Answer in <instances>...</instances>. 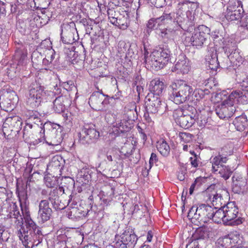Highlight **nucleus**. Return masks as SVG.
Wrapping results in <instances>:
<instances>
[{
    "label": "nucleus",
    "instance_id": "obj_1",
    "mask_svg": "<svg viewBox=\"0 0 248 248\" xmlns=\"http://www.w3.org/2000/svg\"><path fill=\"white\" fill-rule=\"evenodd\" d=\"M172 92L170 99L176 104H181L187 101H200L208 95L210 92L197 88L193 89L192 86L184 80H177L171 85Z\"/></svg>",
    "mask_w": 248,
    "mask_h": 248
},
{
    "label": "nucleus",
    "instance_id": "obj_9",
    "mask_svg": "<svg viewBox=\"0 0 248 248\" xmlns=\"http://www.w3.org/2000/svg\"><path fill=\"white\" fill-rule=\"evenodd\" d=\"M236 110L235 106L230 96L224 99L216 108L215 111L218 117L221 119H228L231 117Z\"/></svg>",
    "mask_w": 248,
    "mask_h": 248
},
{
    "label": "nucleus",
    "instance_id": "obj_43",
    "mask_svg": "<svg viewBox=\"0 0 248 248\" xmlns=\"http://www.w3.org/2000/svg\"><path fill=\"white\" fill-rule=\"evenodd\" d=\"M9 237V233L0 224V242L7 241Z\"/></svg>",
    "mask_w": 248,
    "mask_h": 248
},
{
    "label": "nucleus",
    "instance_id": "obj_23",
    "mask_svg": "<svg viewBox=\"0 0 248 248\" xmlns=\"http://www.w3.org/2000/svg\"><path fill=\"white\" fill-rule=\"evenodd\" d=\"M116 238L125 243L128 248H134L138 239L134 233L126 231H124L120 235H116Z\"/></svg>",
    "mask_w": 248,
    "mask_h": 248
},
{
    "label": "nucleus",
    "instance_id": "obj_31",
    "mask_svg": "<svg viewBox=\"0 0 248 248\" xmlns=\"http://www.w3.org/2000/svg\"><path fill=\"white\" fill-rule=\"evenodd\" d=\"M156 146L157 150L163 156H166L169 154L170 147L164 139L159 140Z\"/></svg>",
    "mask_w": 248,
    "mask_h": 248
},
{
    "label": "nucleus",
    "instance_id": "obj_12",
    "mask_svg": "<svg viewBox=\"0 0 248 248\" xmlns=\"http://www.w3.org/2000/svg\"><path fill=\"white\" fill-rule=\"evenodd\" d=\"M56 124H55L52 126V129L47 134L46 139L45 138V130H43L42 133L41 132L40 133V138L39 139V141L44 142L45 141L49 145L56 146L59 145L62 142V139L61 133L56 129Z\"/></svg>",
    "mask_w": 248,
    "mask_h": 248
},
{
    "label": "nucleus",
    "instance_id": "obj_53",
    "mask_svg": "<svg viewBox=\"0 0 248 248\" xmlns=\"http://www.w3.org/2000/svg\"><path fill=\"white\" fill-rule=\"evenodd\" d=\"M241 19V26L246 29L248 30V14L244 17H242Z\"/></svg>",
    "mask_w": 248,
    "mask_h": 248
},
{
    "label": "nucleus",
    "instance_id": "obj_14",
    "mask_svg": "<svg viewBox=\"0 0 248 248\" xmlns=\"http://www.w3.org/2000/svg\"><path fill=\"white\" fill-rule=\"evenodd\" d=\"M112 12H113L112 10L108 12V16L110 22L111 24L118 26L122 30L126 29L128 27L130 22L128 13L126 12H123V14H120L119 16H115V14L114 16H113L112 13L111 14V13ZM114 13H115V12Z\"/></svg>",
    "mask_w": 248,
    "mask_h": 248
},
{
    "label": "nucleus",
    "instance_id": "obj_3",
    "mask_svg": "<svg viewBox=\"0 0 248 248\" xmlns=\"http://www.w3.org/2000/svg\"><path fill=\"white\" fill-rule=\"evenodd\" d=\"M170 51L168 46L165 45L159 46L155 49L149 56L148 52L144 48V62L155 70H158L164 67L170 60Z\"/></svg>",
    "mask_w": 248,
    "mask_h": 248
},
{
    "label": "nucleus",
    "instance_id": "obj_55",
    "mask_svg": "<svg viewBox=\"0 0 248 248\" xmlns=\"http://www.w3.org/2000/svg\"><path fill=\"white\" fill-rule=\"evenodd\" d=\"M152 3H154L157 8L162 7L165 4V0H153Z\"/></svg>",
    "mask_w": 248,
    "mask_h": 248
},
{
    "label": "nucleus",
    "instance_id": "obj_51",
    "mask_svg": "<svg viewBox=\"0 0 248 248\" xmlns=\"http://www.w3.org/2000/svg\"><path fill=\"white\" fill-rule=\"evenodd\" d=\"M114 248H128L125 243L123 241L118 240V238L115 237V242L114 244Z\"/></svg>",
    "mask_w": 248,
    "mask_h": 248
},
{
    "label": "nucleus",
    "instance_id": "obj_44",
    "mask_svg": "<svg viewBox=\"0 0 248 248\" xmlns=\"http://www.w3.org/2000/svg\"><path fill=\"white\" fill-rule=\"evenodd\" d=\"M179 137L181 141L185 143H189L192 140L193 136L190 133L181 132L179 134Z\"/></svg>",
    "mask_w": 248,
    "mask_h": 248
},
{
    "label": "nucleus",
    "instance_id": "obj_49",
    "mask_svg": "<svg viewBox=\"0 0 248 248\" xmlns=\"http://www.w3.org/2000/svg\"><path fill=\"white\" fill-rule=\"evenodd\" d=\"M189 152L193 155L190 157V163L193 167L196 168L198 166L199 164L198 156L193 151H190Z\"/></svg>",
    "mask_w": 248,
    "mask_h": 248
},
{
    "label": "nucleus",
    "instance_id": "obj_22",
    "mask_svg": "<svg viewBox=\"0 0 248 248\" xmlns=\"http://www.w3.org/2000/svg\"><path fill=\"white\" fill-rule=\"evenodd\" d=\"M74 29L69 25L63 24L61 26V39L64 44H72L74 41Z\"/></svg>",
    "mask_w": 248,
    "mask_h": 248
},
{
    "label": "nucleus",
    "instance_id": "obj_25",
    "mask_svg": "<svg viewBox=\"0 0 248 248\" xmlns=\"http://www.w3.org/2000/svg\"><path fill=\"white\" fill-rule=\"evenodd\" d=\"M228 160V158L225 156H221L219 153L218 155L213 156L210 158V162L212 164L213 171L217 173L219 167L222 166V164L226 163Z\"/></svg>",
    "mask_w": 248,
    "mask_h": 248
},
{
    "label": "nucleus",
    "instance_id": "obj_33",
    "mask_svg": "<svg viewBox=\"0 0 248 248\" xmlns=\"http://www.w3.org/2000/svg\"><path fill=\"white\" fill-rule=\"evenodd\" d=\"M49 200L53 204L54 207L57 209L62 210L64 206L60 204L59 197L58 195V190L54 189L50 191L49 195Z\"/></svg>",
    "mask_w": 248,
    "mask_h": 248
},
{
    "label": "nucleus",
    "instance_id": "obj_39",
    "mask_svg": "<svg viewBox=\"0 0 248 248\" xmlns=\"http://www.w3.org/2000/svg\"><path fill=\"white\" fill-rule=\"evenodd\" d=\"M217 244L218 245V247L220 246L223 248H227L231 245L232 243L229 239V235H228L222 238H219L217 240Z\"/></svg>",
    "mask_w": 248,
    "mask_h": 248
},
{
    "label": "nucleus",
    "instance_id": "obj_59",
    "mask_svg": "<svg viewBox=\"0 0 248 248\" xmlns=\"http://www.w3.org/2000/svg\"><path fill=\"white\" fill-rule=\"evenodd\" d=\"M153 237V233L152 232L150 231L148 232L147 235V241L148 242H151L152 241V239Z\"/></svg>",
    "mask_w": 248,
    "mask_h": 248
},
{
    "label": "nucleus",
    "instance_id": "obj_41",
    "mask_svg": "<svg viewBox=\"0 0 248 248\" xmlns=\"http://www.w3.org/2000/svg\"><path fill=\"white\" fill-rule=\"evenodd\" d=\"M9 216L11 218H16L18 221H19L20 220H21V222L23 221L22 216L20 215V212L17 209V207L16 206H14L13 210L10 212ZM22 224H23V223H22Z\"/></svg>",
    "mask_w": 248,
    "mask_h": 248
},
{
    "label": "nucleus",
    "instance_id": "obj_46",
    "mask_svg": "<svg viewBox=\"0 0 248 248\" xmlns=\"http://www.w3.org/2000/svg\"><path fill=\"white\" fill-rule=\"evenodd\" d=\"M201 178H197L195 179L194 182L191 185L189 188V194L192 195L193 193V191L195 189H197L199 187H200L202 184L201 183Z\"/></svg>",
    "mask_w": 248,
    "mask_h": 248
},
{
    "label": "nucleus",
    "instance_id": "obj_29",
    "mask_svg": "<svg viewBox=\"0 0 248 248\" xmlns=\"http://www.w3.org/2000/svg\"><path fill=\"white\" fill-rule=\"evenodd\" d=\"M211 202L214 207L222 208L227 204V198L224 197L222 193H217L213 195Z\"/></svg>",
    "mask_w": 248,
    "mask_h": 248
},
{
    "label": "nucleus",
    "instance_id": "obj_36",
    "mask_svg": "<svg viewBox=\"0 0 248 248\" xmlns=\"http://www.w3.org/2000/svg\"><path fill=\"white\" fill-rule=\"evenodd\" d=\"M233 152V145L232 144H229L222 148L220 152L218 153L221 156H225L227 158L232 155Z\"/></svg>",
    "mask_w": 248,
    "mask_h": 248
},
{
    "label": "nucleus",
    "instance_id": "obj_63",
    "mask_svg": "<svg viewBox=\"0 0 248 248\" xmlns=\"http://www.w3.org/2000/svg\"><path fill=\"white\" fill-rule=\"evenodd\" d=\"M108 188L110 190V192H109V196L111 197L113 196L114 194V189L113 187H111L110 186H108Z\"/></svg>",
    "mask_w": 248,
    "mask_h": 248
},
{
    "label": "nucleus",
    "instance_id": "obj_34",
    "mask_svg": "<svg viewBox=\"0 0 248 248\" xmlns=\"http://www.w3.org/2000/svg\"><path fill=\"white\" fill-rule=\"evenodd\" d=\"M175 31L173 29H163L160 31V36L164 40V41L169 39H174Z\"/></svg>",
    "mask_w": 248,
    "mask_h": 248
},
{
    "label": "nucleus",
    "instance_id": "obj_64",
    "mask_svg": "<svg viewBox=\"0 0 248 248\" xmlns=\"http://www.w3.org/2000/svg\"><path fill=\"white\" fill-rule=\"evenodd\" d=\"M196 242H193V246H191V245H192V244H190L189 245H186V248H198L197 247V245L195 244Z\"/></svg>",
    "mask_w": 248,
    "mask_h": 248
},
{
    "label": "nucleus",
    "instance_id": "obj_30",
    "mask_svg": "<svg viewBox=\"0 0 248 248\" xmlns=\"http://www.w3.org/2000/svg\"><path fill=\"white\" fill-rule=\"evenodd\" d=\"M233 124L238 131H243L248 126V121L246 115L237 116L233 121Z\"/></svg>",
    "mask_w": 248,
    "mask_h": 248
},
{
    "label": "nucleus",
    "instance_id": "obj_20",
    "mask_svg": "<svg viewBox=\"0 0 248 248\" xmlns=\"http://www.w3.org/2000/svg\"><path fill=\"white\" fill-rule=\"evenodd\" d=\"M229 95L230 99L232 100L234 104L236 103L242 104L248 103V91L240 89L235 90L232 91Z\"/></svg>",
    "mask_w": 248,
    "mask_h": 248
},
{
    "label": "nucleus",
    "instance_id": "obj_52",
    "mask_svg": "<svg viewBox=\"0 0 248 248\" xmlns=\"http://www.w3.org/2000/svg\"><path fill=\"white\" fill-rule=\"evenodd\" d=\"M45 184L48 187H53L55 185V181L50 177L45 178Z\"/></svg>",
    "mask_w": 248,
    "mask_h": 248
},
{
    "label": "nucleus",
    "instance_id": "obj_57",
    "mask_svg": "<svg viewBox=\"0 0 248 248\" xmlns=\"http://www.w3.org/2000/svg\"><path fill=\"white\" fill-rule=\"evenodd\" d=\"M241 86L244 88V90L248 91V78L243 81Z\"/></svg>",
    "mask_w": 248,
    "mask_h": 248
},
{
    "label": "nucleus",
    "instance_id": "obj_24",
    "mask_svg": "<svg viewBox=\"0 0 248 248\" xmlns=\"http://www.w3.org/2000/svg\"><path fill=\"white\" fill-rule=\"evenodd\" d=\"M165 88L164 82L158 78L153 79L150 83L149 90L152 93L150 95H155L158 97L162 94Z\"/></svg>",
    "mask_w": 248,
    "mask_h": 248
},
{
    "label": "nucleus",
    "instance_id": "obj_27",
    "mask_svg": "<svg viewBox=\"0 0 248 248\" xmlns=\"http://www.w3.org/2000/svg\"><path fill=\"white\" fill-rule=\"evenodd\" d=\"M125 121L118 120L113 124L112 132L115 135H118L128 130L129 127L126 124Z\"/></svg>",
    "mask_w": 248,
    "mask_h": 248
},
{
    "label": "nucleus",
    "instance_id": "obj_32",
    "mask_svg": "<svg viewBox=\"0 0 248 248\" xmlns=\"http://www.w3.org/2000/svg\"><path fill=\"white\" fill-rule=\"evenodd\" d=\"M211 220L217 223H220L221 221L225 222L224 213L222 207H214V213L211 216Z\"/></svg>",
    "mask_w": 248,
    "mask_h": 248
},
{
    "label": "nucleus",
    "instance_id": "obj_38",
    "mask_svg": "<svg viewBox=\"0 0 248 248\" xmlns=\"http://www.w3.org/2000/svg\"><path fill=\"white\" fill-rule=\"evenodd\" d=\"M55 58V51L50 49L46 50V57L43 60V63L44 65H48L52 62Z\"/></svg>",
    "mask_w": 248,
    "mask_h": 248
},
{
    "label": "nucleus",
    "instance_id": "obj_16",
    "mask_svg": "<svg viewBox=\"0 0 248 248\" xmlns=\"http://www.w3.org/2000/svg\"><path fill=\"white\" fill-rule=\"evenodd\" d=\"M148 98L146 101V108L147 112L150 114H155L163 109L165 104L162 103L160 98L155 95H148Z\"/></svg>",
    "mask_w": 248,
    "mask_h": 248
},
{
    "label": "nucleus",
    "instance_id": "obj_4",
    "mask_svg": "<svg viewBox=\"0 0 248 248\" xmlns=\"http://www.w3.org/2000/svg\"><path fill=\"white\" fill-rule=\"evenodd\" d=\"M53 93L51 91L45 90L44 87L39 83L33 82L30 87L27 103L33 108L37 107Z\"/></svg>",
    "mask_w": 248,
    "mask_h": 248
},
{
    "label": "nucleus",
    "instance_id": "obj_19",
    "mask_svg": "<svg viewBox=\"0 0 248 248\" xmlns=\"http://www.w3.org/2000/svg\"><path fill=\"white\" fill-rule=\"evenodd\" d=\"M222 208L224 213L225 223H228L237 217L238 209L234 202H228Z\"/></svg>",
    "mask_w": 248,
    "mask_h": 248
},
{
    "label": "nucleus",
    "instance_id": "obj_62",
    "mask_svg": "<svg viewBox=\"0 0 248 248\" xmlns=\"http://www.w3.org/2000/svg\"><path fill=\"white\" fill-rule=\"evenodd\" d=\"M150 113H148L147 114H144V117L145 118L146 120L147 121L148 123H151L152 122V119L151 117L149 116Z\"/></svg>",
    "mask_w": 248,
    "mask_h": 248
},
{
    "label": "nucleus",
    "instance_id": "obj_13",
    "mask_svg": "<svg viewBox=\"0 0 248 248\" xmlns=\"http://www.w3.org/2000/svg\"><path fill=\"white\" fill-rule=\"evenodd\" d=\"M232 190L235 193L243 194L248 190L247 179L241 174L235 172L232 177Z\"/></svg>",
    "mask_w": 248,
    "mask_h": 248
},
{
    "label": "nucleus",
    "instance_id": "obj_2",
    "mask_svg": "<svg viewBox=\"0 0 248 248\" xmlns=\"http://www.w3.org/2000/svg\"><path fill=\"white\" fill-rule=\"evenodd\" d=\"M198 3L187 0H181L176 8L174 21L179 27L187 30L194 25V11L198 8Z\"/></svg>",
    "mask_w": 248,
    "mask_h": 248
},
{
    "label": "nucleus",
    "instance_id": "obj_18",
    "mask_svg": "<svg viewBox=\"0 0 248 248\" xmlns=\"http://www.w3.org/2000/svg\"><path fill=\"white\" fill-rule=\"evenodd\" d=\"M191 68L190 62L184 55L179 56L178 61L174 67L172 68L173 72L182 74H187Z\"/></svg>",
    "mask_w": 248,
    "mask_h": 248
},
{
    "label": "nucleus",
    "instance_id": "obj_5",
    "mask_svg": "<svg viewBox=\"0 0 248 248\" xmlns=\"http://www.w3.org/2000/svg\"><path fill=\"white\" fill-rule=\"evenodd\" d=\"M173 117L178 124L185 129L190 127L196 120H199L196 110L191 106H188L187 109L177 108L174 110Z\"/></svg>",
    "mask_w": 248,
    "mask_h": 248
},
{
    "label": "nucleus",
    "instance_id": "obj_60",
    "mask_svg": "<svg viewBox=\"0 0 248 248\" xmlns=\"http://www.w3.org/2000/svg\"><path fill=\"white\" fill-rule=\"evenodd\" d=\"M58 156H55L52 159V163H54L56 166H60V162L58 160Z\"/></svg>",
    "mask_w": 248,
    "mask_h": 248
},
{
    "label": "nucleus",
    "instance_id": "obj_48",
    "mask_svg": "<svg viewBox=\"0 0 248 248\" xmlns=\"http://www.w3.org/2000/svg\"><path fill=\"white\" fill-rule=\"evenodd\" d=\"M228 235L232 243L231 245H235L238 243L239 241V235L237 232H235L230 233Z\"/></svg>",
    "mask_w": 248,
    "mask_h": 248
},
{
    "label": "nucleus",
    "instance_id": "obj_54",
    "mask_svg": "<svg viewBox=\"0 0 248 248\" xmlns=\"http://www.w3.org/2000/svg\"><path fill=\"white\" fill-rule=\"evenodd\" d=\"M140 77L139 76H137L135 78V81H134L133 83V84L136 86V90L139 94L140 93L141 91L142 90V88H141V87L139 85L140 84V83H138V80L140 79Z\"/></svg>",
    "mask_w": 248,
    "mask_h": 248
},
{
    "label": "nucleus",
    "instance_id": "obj_45",
    "mask_svg": "<svg viewBox=\"0 0 248 248\" xmlns=\"http://www.w3.org/2000/svg\"><path fill=\"white\" fill-rule=\"evenodd\" d=\"M160 23L157 18L155 19L152 18L150 19L147 24V27L149 29H156Z\"/></svg>",
    "mask_w": 248,
    "mask_h": 248
},
{
    "label": "nucleus",
    "instance_id": "obj_47",
    "mask_svg": "<svg viewBox=\"0 0 248 248\" xmlns=\"http://www.w3.org/2000/svg\"><path fill=\"white\" fill-rule=\"evenodd\" d=\"M172 17L170 14L164 13L160 17L157 18V20H159L160 23L165 24L171 21Z\"/></svg>",
    "mask_w": 248,
    "mask_h": 248
},
{
    "label": "nucleus",
    "instance_id": "obj_15",
    "mask_svg": "<svg viewBox=\"0 0 248 248\" xmlns=\"http://www.w3.org/2000/svg\"><path fill=\"white\" fill-rule=\"evenodd\" d=\"M99 137V132L93 128L84 127L78 133L79 140L84 144L95 141Z\"/></svg>",
    "mask_w": 248,
    "mask_h": 248
},
{
    "label": "nucleus",
    "instance_id": "obj_10",
    "mask_svg": "<svg viewBox=\"0 0 248 248\" xmlns=\"http://www.w3.org/2000/svg\"><path fill=\"white\" fill-rule=\"evenodd\" d=\"M223 48L232 66H239L243 63V59L238 51L236 50L234 43L226 44Z\"/></svg>",
    "mask_w": 248,
    "mask_h": 248
},
{
    "label": "nucleus",
    "instance_id": "obj_50",
    "mask_svg": "<svg viewBox=\"0 0 248 248\" xmlns=\"http://www.w3.org/2000/svg\"><path fill=\"white\" fill-rule=\"evenodd\" d=\"M196 235H197V239H204L208 237V232L202 229H199L196 231Z\"/></svg>",
    "mask_w": 248,
    "mask_h": 248
},
{
    "label": "nucleus",
    "instance_id": "obj_37",
    "mask_svg": "<svg viewBox=\"0 0 248 248\" xmlns=\"http://www.w3.org/2000/svg\"><path fill=\"white\" fill-rule=\"evenodd\" d=\"M211 36L215 42V43H218L222 47L227 44H224V39L219 34V31H216L212 32Z\"/></svg>",
    "mask_w": 248,
    "mask_h": 248
},
{
    "label": "nucleus",
    "instance_id": "obj_6",
    "mask_svg": "<svg viewBox=\"0 0 248 248\" xmlns=\"http://www.w3.org/2000/svg\"><path fill=\"white\" fill-rule=\"evenodd\" d=\"M210 33V29L202 25L195 28L191 33H187L185 41L197 48H201L206 42Z\"/></svg>",
    "mask_w": 248,
    "mask_h": 248
},
{
    "label": "nucleus",
    "instance_id": "obj_8",
    "mask_svg": "<svg viewBox=\"0 0 248 248\" xmlns=\"http://www.w3.org/2000/svg\"><path fill=\"white\" fill-rule=\"evenodd\" d=\"M31 230L27 231L25 227H21L17 232L20 240L26 248H32L34 246H37L42 240L41 230H37V232Z\"/></svg>",
    "mask_w": 248,
    "mask_h": 248
},
{
    "label": "nucleus",
    "instance_id": "obj_61",
    "mask_svg": "<svg viewBox=\"0 0 248 248\" xmlns=\"http://www.w3.org/2000/svg\"><path fill=\"white\" fill-rule=\"evenodd\" d=\"M26 56L24 55H22L21 57V58L19 60V61L18 62V65H19L20 64H23L24 63V61H25V59L26 58Z\"/></svg>",
    "mask_w": 248,
    "mask_h": 248
},
{
    "label": "nucleus",
    "instance_id": "obj_56",
    "mask_svg": "<svg viewBox=\"0 0 248 248\" xmlns=\"http://www.w3.org/2000/svg\"><path fill=\"white\" fill-rule=\"evenodd\" d=\"M157 161V157L155 154L152 153L149 160L150 169L151 168L153 165Z\"/></svg>",
    "mask_w": 248,
    "mask_h": 248
},
{
    "label": "nucleus",
    "instance_id": "obj_11",
    "mask_svg": "<svg viewBox=\"0 0 248 248\" xmlns=\"http://www.w3.org/2000/svg\"><path fill=\"white\" fill-rule=\"evenodd\" d=\"M108 101L104 99V95L98 92L93 93L90 96L89 100V104L90 107L96 110L105 111L106 115L110 114L111 111L107 110L105 107H103L105 104H107ZM107 119V116H106Z\"/></svg>",
    "mask_w": 248,
    "mask_h": 248
},
{
    "label": "nucleus",
    "instance_id": "obj_58",
    "mask_svg": "<svg viewBox=\"0 0 248 248\" xmlns=\"http://www.w3.org/2000/svg\"><path fill=\"white\" fill-rule=\"evenodd\" d=\"M122 96L121 92L118 91L115 95H113L111 98L114 100H119L121 98Z\"/></svg>",
    "mask_w": 248,
    "mask_h": 248
},
{
    "label": "nucleus",
    "instance_id": "obj_42",
    "mask_svg": "<svg viewBox=\"0 0 248 248\" xmlns=\"http://www.w3.org/2000/svg\"><path fill=\"white\" fill-rule=\"evenodd\" d=\"M71 199L69 200L68 206L71 208V210L69 211H68L67 213V215L68 218H72L73 217H75L76 216L75 215V213L77 211V207L75 206V205H77V203H74L73 202H71Z\"/></svg>",
    "mask_w": 248,
    "mask_h": 248
},
{
    "label": "nucleus",
    "instance_id": "obj_17",
    "mask_svg": "<svg viewBox=\"0 0 248 248\" xmlns=\"http://www.w3.org/2000/svg\"><path fill=\"white\" fill-rule=\"evenodd\" d=\"M52 212L48 201L46 200H42L39 204L38 212V218L39 221L44 223L49 220Z\"/></svg>",
    "mask_w": 248,
    "mask_h": 248
},
{
    "label": "nucleus",
    "instance_id": "obj_26",
    "mask_svg": "<svg viewBox=\"0 0 248 248\" xmlns=\"http://www.w3.org/2000/svg\"><path fill=\"white\" fill-rule=\"evenodd\" d=\"M207 67L210 69L216 71L219 67L217 53L212 52H209L206 58Z\"/></svg>",
    "mask_w": 248,
    "mask_h": 248
},
{
    "label": "nucleus",
    "instance_id": "obj_7",
    "mask_svg": "<svg viewBox=\"0 0 248 248\" xmlns=\"http://www.w3.org/2000/svg\"><path fill=\"white\" fill-rule=\"evenodd\" d=\"M213 213L214 207L208 204H201L197 206H192L188 213L187 217L189 219L197 220L200 223H206L211 220Z\"/></svg>",
    "mask_w": 248,
    "mask_h": 248
},
{
    "label": "nucleus",
    "instance_id": "obj_40",
    "mask_svg": "<svg viewBox=\"0 0 248 248\" xmlns=\"http://www.w3.org/2000/svg\"><path fill=\"white\" fill-rule=\"evenodd\" d=\"M59 86L68 92L76 88L74 82L72 80H69L66 82L60 81Z\"/></svg>",
    "mask_w": 248,
    "mask_h": 248
},
{
    "label": "nucleus",
    "instance_id": "obj_35",
    "mask_svg": "<svg viewBox=\"0 0 248 248\" xmlns=\"http://www.w3.org/2000/svg\"><path fill=\"white\" fill-rule=\"evenodd\" d=\"M217 173L220 174L221 177L223 178L225 180H227L230 177L232 171L229 166L222 165L219 167V170L217 172Z\"/></svg>",
    "mask_w": 248,
    "mask_h": 248
},
{
    "label": "nucleus",
    "instance_id": "obj_21",
    "mask_svg": "<svg viewBox=\"0 0 248 248\" xmlns=\"http://www.w3.org/2000/svg\"><path fill=\"white\" fill-rule=\"evenodd\" d=\"M21 208L22 215L25 220L26 226L25 228L26 230L32 231L31 230H32L33 231L37 232V230H40L39 227L36 225L35 223L31 218L29 209L27 208L26 206H23L22 204H21Z\"/></svg>",
    "mask_w": 248,
    "mask_h": 248
},
{
    "label": "nucleus",
    "instance_id": "obj_28",
    "mask_svg": "<svg viewBox=\"0 0 248 248\" xmlns=\"http://www.w3.org/2000/svg\"><path fill=\"white\" fill-rule=\"evenodd\" d=\"M67 98L65 96H59L53 101V108L54 111L58 113L62 112L65 108V102Z\"/></svg>",
    "mask_w": 248,
    "mask_h": 248
}]
</instances>
